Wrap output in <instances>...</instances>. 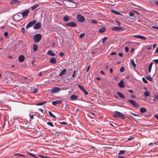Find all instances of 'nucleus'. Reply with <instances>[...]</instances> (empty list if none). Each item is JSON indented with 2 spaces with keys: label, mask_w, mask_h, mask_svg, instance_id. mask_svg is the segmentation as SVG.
<instances>
[{
  "label": "nucleus",
  "mask_w": 158,
  "mask_h": 158,
  "mask_svg": "<svg viewBox=\"0 0 158 158\" xmlns=\"http://www.w3.org/2000/svg\"><path fill=\"white\" fill-rule=\"evenodd\" d=\"M38 89L36 88L34 89L33 91V92L34 93H36L38 92Z\"/></svg>",
  "instance_id": "obj_55"
},
{
  "label": "nucleus",
  "mask_w": 158,
  "mask_h": 158,
  "mask_svg": "<svg viewBox=\"0 0 158 158\" xmlns=\"http://www.w3.org/2000/svg\"><path fill=\"white\" fill-rule=\"evenodd\" d=\"M36 20H34V21L30 22L26 26V27L27 29H28L29 28L31 27L35 24L36 23Z\"/></svg>",
  "instance_id": "obj_4"
},
{
  "label": "nucleus",
  "mask_w": 158,
  "mask_h": 158,
  "mask_svg": "<svg viewBox=\"0 0 158 158\" xmlns=\"http://www.w3.org/2000/svg\"><path fill=\"white\" fill-rule=\"evenodd\" d=\"M152 27L154 29H158V25L157 26H152Z\"/></svg>",
  "instance_id": "obj_46"
},
{
  "label": "nucleus",
  "mask_w": 158,
  "mask_h": 158,
  "mask_svg": "<svg viewBox=\"0 0 158 158\" xmlns=\"http://www.w3.org/2000/svg\"><path fill=\"white\" fill-rule=\"evenodd\" d=\"M113 115L115 118H118L122 119H124L125 118V117L123 114L118 111L114 112Z\"/></svg>",
  "instance_id": "obj_1"
},
{
  "label": "nucleus",
  "mask_w": 158,
  "mask_h": 158,
  "mask_svg": "<svg viewBox=\"0 0 158 158\" xmlns=\"http://www.w3.org/2000/svg\"><path fill=\"white\" fill-rule=\"evenodd\" d=\"M25 57L23 55H20L19 57V62H23L25 60Z\"/></svg>",
  "instance_id": "obj_14"
},
{
  "label": "nucleus",
  "mask_w": 158,
  "mask_h": 158,
  "mask_svg": "<svg viewBox=\"0 0 158 158\" xmlns=\"http://www.w3.org/2000/svg\"><path fill=\"white\" fill-rule=\"evenodd\" d=\"M129 15L131 16H133L134 15V13L132 12H130L129 13Z\"/></svg>",
  "instance_id": "obj_39"
},
{
  "label": "nucleus",
  "mask_w": 158,
  "mask_h": 158,
  "mask_svg": "<svg viewBox=\"0 0 158 158\" xmlns=\"http://www.w3.org/2000/svg\"><path fill=\"white\" fill-rule=\"evenodd\" d=\"M21 19V16L20 15H16L15 16L14 20L15 21L19 22L20 21Z\"/></svg>",
  "instance_id": "obj_11"
},
{
  "label": "nucleus",
  "mask_w": 158,
  "mask_h": 158,
  "mask_svg": "<svg viewBox=\"0 0 158 158\" xmlns=\"http://www.w3.org/2000/svg\"><path fill=\"white\" fill-rule=\"evenodd\" d=\"M146 109L144 107H141L140 109V111L141 113H143L146 112Z\"/></svg>",
  "instance_id": "obj_22"
},
{
  "label": "nucleus",
  "mask_w": 158,
  "mask_h": 158,
  "mask_svg": "<svg viewBox=\"0 0 158 158\" xmlns=\"http://www.w3.org/2000/svg\"><path fill=\"white\" fill-rule=\"evenodd\" d=\"M134 37L135 38H138L144 40H145L147 39L146 37L141 35H134Z\"/></svg>",
  "instance_id": "obj_10"
},
{
  "label": "nucleus",
  "mask_w": 158,
  "mask_h": 158,
  "mask_svg": "<svg viewBox=\"0 0 158 158\" xmlns=\"http://www.w3.org/2000/svg\"><path fill=\"white\" fill-rule=\"evenodd\" d=\"M60 123L62 125H65L67 124V123L64 121H63L62 122H60Z\"/></svg>",
  "instance_id": "obj_53"
},
{
  "label": "nucleus",
  "mask_w": 158,
  "mask_h": 158,
  "mask_svg": "<svg viewBox=\"0 0 158 158\" xmlns=\"http://www.w3.org/2000/svg\"><path fill=\"white\" fill-rule=\"evenodd\" d=\"M22 31L23 33H24L25 32V29L24 28L22 27Z\"/></svg>",
  "instance_id": "obj_58"
},
{
  "label": "nucleus",
  "mask_w": 158,
  "mask_h": 158,
  "mask_svg": "<svg viewBox=\"0 0 158 158\" xmlns=\"http://www.w3.org/2000/svg\"><path fill=\"white\" fill-rule=\"evenodd\" d=\"M153 64V63L151 62L149 65L148 67V69H151L152 66V65Z\"/></svg>",
  "instance_id": "obj_43"
},
{
  "label": "nucleus",
  "mask_w": 158,
  "mask_h": 158,
  "mask_svg": "<svg viewBox=\"0 0 158 158\" xmlns=\"http://www.w3.org/2000/svg\"><path fill=\"white\" fill-rule=\"evenodd\" d=\"M83 91L85 95H87L88 94V93L86 91L85 89L83 90Z\"/></svg>",
  "instance_id": "obj_44"
},
{
  "label": "nucleus",
  "mask_w": 158,
  "mask_h": 158,
  "mask_svg": "<svg viewBox=\"0 0 158 158\" xmlns=\"http://www.w3.org/2000/svg\"><path fill=\"white\" fill-rule=\"evenodd\" d=\"M116 54V52H112L110 54L111 55H115Z\"/></svg>",
  "instance_id": "obj_60"
},
{
  "label": "nucleus",
  "mask_w": 158,
  "mask_h": 158,
  "mask_svg": "<svg viewBox=\"0 0 158 158\" xmlns=\"http://www.w3.org/2000/svg\"><path fill=\"white\" fill-rule=\"evenodd\" d=\"M85 35V34L84 33H82L80 34V35L79 36V38H83Z\"/></svg>",
  "instance_id": "obj_41"
},
{
  "label": "nucleus",
  "mask_w": 158,
  "mask_h": 158,
  "mask_svg": "<svg viewBox=\"0 0 158 158\" xmlns=\"http://www.w3.org/2000/svg\"><path fill=\"white\" fill-rule=\"evenodd\" d=\"M62 102V101L60 100H57L53 101L52 102V104L54 106H56L57 104H60Z\"/></svg>",
  "instance_id": "obj_15"
},
{
  "label": "nucleus",
  "mask_w": 158,
  "mask_h": 158,
  "mask_svg": "<svg viewBox=\"0 0 158 158\" xmlns=\"http://www.w3.org/2000/svg\"><path fill=\"white\" fill-rule=\"evenodd\" d=\"M145 77L147 80L150 81H153V79L150 76H147L146 77Z\"/></svg>",
  "instance_id": "obj_29"
},
{
  "label": "nucleus",
  "mask_w": 158,
  "mask_h": 158,
  "mask_svg": "<svg viewBox=\"0 0 158 158\" xmlns=\"http://www.w3.org/2000/svg\"><path fill=\"white\" fill-rule=\"evenodd\" d=\"M117 94L120 98L123 99L125 98V97L124 95H123L122 93L119 92H118L117 93Z\"/></svg>",
  "instance_id": "obj_19"
},
{
  "label": "nucleus",
  "mask_w": 158,
  "mask_h": 158,
  "mask_svg": "<svg viewBox=\"0 0 158 158\" xmlns=\"http://www.w3.org/2000/svg\"><path fill=\"white\" fill-rule=\"evenodd\" d=\"M154 117L155 118L157 119L158 120V114L155 115H154Z\"/></svg>",
  "instance_id": "obj_62"
},
{
  "label": "nucleus",
  "mask_w": 158,
  "mask_h": 158,
  "mask_svg": "<svg viewBox=\"0 0 158 158\" xmlns=\"http://www.w3.org/2000/svg\"><path fill=\"white\" fill-rule=\"evenodd\" d=\"M39 6V5H37V4H35L33 5L31 7V9L32 10H34L36 8H37V7Z\"/></svg>",
  "instance_id": "obj_27"
},
{
  "label": "nucleus",
  "mask_w": 158,
  "mask_h": 158,
  "mask_svg": "<svg viewBox=\"0 0 158 158\" xmlns=\"http://www.w3.org/2000/svg\"><path fill=\"white\" fill-rule=\"evenodd\" d=\"M42 38L41 35L39 34H37L34 35L33 37L34 41L35 43H37L40 41Z\"/></svg>",
  "instance_id": "obj_2"
},
{
  "label": "nucleus",
  "mask_w": 158,
  "mask_h": 158,
  "mask_svg": "<svg viewBox=\"0 0 158 158\" xmlns=\"http://www.w3.org/2000/svg\"><path fill=\"white\" fill-rule=\"evenodd\" d=\"M124 70V68L123 67H121L120 69V71L121 72H123Z\"/></svg>",
  "instance_id": "obj_42"
},
{
  "label": "nucleus",
  "mask_w": 158,
  "mask_h": 158,
  "mask_svg": "<svg viewBox=\"0 0 158 158\" xmlns=\"http://www.w3.org/2000/svg\"><path fill=\"white\" fill-rule=\"evenodd\" d=\"M153 61L155 62L156 64L158 63V59H155L153 60Z\"/></svg>",
  "instance_id": "obj_59"
},
{
  "label": "nucleus",
  "mask_w": 158,
  "mask_h": 158,
  "mask_svg": "<svg viewBox=\"0 0 158 158\" xmlns=\"http://www.w3.org/2000/svg\"><path fill=\"white\" fill-rule=\"evenodd\" d=\"M59 56H60V57H62L64 55V53H63L62 52H60L59 54Z\"/></svg>",
  "instance_id": "obj_57"
},
{
  "label": "nucleus",
  "mask_w": 158,
  "mask_h": 158,
  "mask_svg": "<svg viewBox=\"0 0 158 158\" xmlns=\"http://www.w3.org/2000/svg\"><path fill=\"white\" fill-rule=\"evenodd\" d=\"M125 150H120L118 154V155L123 154L125 153Z\"/></svg>",
  "instance_id": "obj_32"
},
{
  "label": "nucleus",
  "mask_w": 158,
  "mask_h": 158,
  "mask_svg": "<svg viewBox=\"0 0 158 158\" xmlns=\"http://www.w3.org/2000/svg\"><path fill=\"white\" fill-rule=\"evenodd\" d=\"M50 62L51 63L55 64L56 63V60L54 57H53L50 59Z\"/></svg>",
  "instance_id": "obj_17"
},
{
  "label": "nucleus",
  "mask_w": 158,
  "mask_h": 158,
  "mask_svg": "<svg viewBox=\"0 0 158 158\" xmlns=\"http://www.w3.org/2000/svg\"><path fill=\"white\" fill-rule=\"evenodd\" d=\"M78 87L79 88L81 89V90H82V91H83V90H84V87L82 85H78Z\"/></svg>",
  "instance_id": "obj_31"
},
{
  "label": "nucleus",
  "mask_w": 158,
  "mask_h": 158,
  "mask_svg": "<svg viewBox=\"0 0 158 158\" xmlns=\"http://www.w3.org/2000/svg\"><path fill=\"white\" fill-rule=\"evenodd\" d=\"M47 124L49 125L50 126H51V127H54V125L52 123V122H48L47 123Z\"/></svg>",
  "instance_id": "obj_36"
},
{
  "label": "nucleus",
  "mask_w": 158,
  "mask_h": 158,
  "mask_svg": "<svg viewBox=\"0 0 158 158\" xmlns=\"http://www.w3.org/2000/svg\"><path fill=\"white\" fill-rule=\"evenodd\" d=\"M48 113H49L50 116H51V117H52L54 118H56V116L52 114V113L51 112V111H49Z\"/></svg>",
  "instance_id": "obj_33"
},
{
  "label": "nucleus",
  "mask_w": 158,
  "mask_h": 158,
  "mask_svg": "<svg viewBox=\"0 0 158 158\" xmlns=\"http://www.w3.org/2000/svg\"><path fill=\"white\" fill-rule=\"evenodd\" d=\"M111 11L113 13H114L116 15H121V14L120 13H119V12H118L117 10H111Z\"/></svg>",
  "instance_id": "obj_24"
},
{
  "label": "nucleus",
  "mask_w": 158,
  "mask_h": 158,
  "mask_svg": "<svg viewBox=\"0 0 158 158\" xmlns=\"http://www.w3.org/2000/svg\"><path fill=\"white\" fill-rule=\"evenodd\" d=\"M142 80L145 83H148V81L144 77H143L142 78Z\"/></svg>",
  "instance_id": "obj_38"
},
{
  "label": "nucleus",
  "mask_w": 158,
  "mask_h": 158,
  "mask_svg": "<svg viewBox=\"0 0 158 158\" xmlns=\"http://www.w3.org/2000/svg\"><path fill=\"white\" fill-rule=\"evenodd\" d=\"M39 156H40L43 158H49L48 157L46 156H43L41 155H38Z\"/></svg>",
  "instance_id": "obj_61"
},
{
  "label": "nucleus",
  "mask_w": 158,
  "mask_h": 158,
  "mask_svg": "<svg viewBox=\"0 0 158 158\" xmlns=\"http://www.w3.org/2000/svg\"><path fill=\"white\" fill-rule=\"evenodd\" d=\"M107 40V38L106 37H104L102 40V43H104L105 41H106Z\"/></svg>",
  "instance_id": "obj_40"
},
{
  "label": "nucleus",
  "mask_w": 158,
  "mask_h": 158,
  "mask_svg": "<svg viewBox=\"0 0 158 158\" xmlns=\"http://www.w3.org/2000/svg\"><path fill=\"white\" fill-rule=\"evenodd\" d=\"M150 114V113L148 112H146L144 116H148Z\"/></svg>",
  "instance_id": "obj_50"
},
{
  "label": "nucleus",
  "mask_w": 158,
  "mask_h": 158,
  "mask_svg": "<svg viewBox=\"0 0 158 158\" xmlns=\"http://www.w3.org/2000/svg\"><path fill=\"white\" fill-rule=\"evenodd\" d=\"M37 49H38L37 45L35 44H34L33 45V50L34 51H36L37 50Z\"/></svg>",
  "instance_id": "obj_28"
},
{
  "label": "nucleus",
  "mask_w": 158,
  "mask_h": 158,
  "mask_svg": "<svg viewBox=\"0 0 158 158\" xmlns=\"http://www.w3.org/2000/svg\"><path fill=\"white\" fill-rule=\"evenodd\" d=\"M129 48L128 47H125V51L126 52H128L129 51Z\"/></svg>",
  "instance_id": "obj_51"
},
{
  "label": "nucleus",
  "mask_w": 158,
  "mask_h": 158,
  "mask_svg": "<svg viewBox=\"0 0 158 158\" xmlns=\"http://www.w3.org/2000/svg\"><path fill=\"white\" fill-rule=\"evenodd\" d=\"M48 54L49 56H54L55 55V54L51 50H49L48 51Z\"/></svg>",
  "instance_id": "obj_20"
},
{
  "label": "nucleus",
  "mask_w": 158,
  "mask_h": 158,
  "mask_svg": "<svg viewBox=\"0 0 158 158\" xmlns=\"http://www.w3.org/2000/svg\"><path fill=\"white\" fill-rule=\"evenodd\" d=\"M151 47H152V45H149V46H147L146 47L147 48V49L149 50L151 49Z\"/></svg>",
  "instance_id": "obj_48"
},
{
  "label": "nucleus",
  "mask_w": 158,
  "mask_h": 158,
  "mask_svg": "<svg viewBox=\"0 0 158 158\" xmlns=\"http://www.w3.org/2000/svg\"><path fill=\"white\" fill-rule=\"evenodd\" d=\"M118 55L120 56H123V54L122 53H119Z\"/></svg>",
  "instance_id": "obj_63"
},
{
  "label": "nucleus",
  "mask_w": 158,
  "mask_h": 158,
  "mask_svg": "<svg viewBox=\"0 0 158 158\" xmlns=\"http://www.w3.org/2000/svg\"><path fill=\"white\" fill-rule=\"evenodd\" d=\"M14 155L15 156H25L24 155H22V154H19V153H15V154H14Z\"/></svg>",
  "instance_id": "obj_37"
},
{
  "label": "nucleus",
  "mask_w": 158,
  "mask_h": 158,
  "mask_svg": "<svg viewBox=\"0 0 158 158\" xmlns=\"http://www.w3.org/2000/svg\"><path fill=\"white\" fill-rule=\"evenodd\" d=\"M77 18L78 21L80 23L83 22L85 20L84 17L80 14H78L77 15Z\"/></svg>",
  "instance_id": "obj_3"
},
{
  "label": "nucleus",
  "mask_w": 158,
  "mask_h": 158,
  "mask_svg": "<svg viewBox=\"0 0 158 158\" xmlns=\"http://www.w3.org/2000/svg\"><path fill=\"white\" fill-rule=\"evenodd\" d=\"M131 65L132 66L133 68H135L136 66V65L134 61L133 60H131Z\"/></svg>",
  "instance_id": "obj_26"
},
{
  "label": "nucleus",
  "mask_w": 158,
  "mask_h": 158,
  "mask_svg": "<svg viewBox=\"0 0 158 158\" xmlns=\"http://www.w3.org/2000/svg\"><path fill=\"white\" fill-rule=\"evenodd\" d=\"M118 85L120 88H124L125 87L123 84V82L122 80H121L118 84Z\"/></svg>",
  "instance_id": "obj_16"
},
{
  "label": "nucleus",
  "mask_w": 158,
  "mask_h": 158,
  "mask_svg": "<svg viewBox=\"0 0 158 158\" xmlns=\"http://www.w3.org/2000/svg\"><path fill=\"white\" fill-rule=\"evenodd\" d=\"M11 3L12 5H19L21 4V2L17 0H14L12 1Z\"/></svg>",
  "instance_id": "obj_12"
},
{
  "label": "nucleus",
  "mask_w": 158,
  "mask_h": 158,
  "mask_svg": "<svg viewBox=\"0 0 158 158\" xmlns=\"http://www.w3.org/2000/svg\"><path fill=\"white\" fill-rule=\"evenodd\" d=\"M92 23L94 24H95L97 23V21L94 20H92Z\"/></svg>",
  "instance_id": "obj_52"
},
{
  "label": "nucleus",
  "mask_w": 158,
  "mask_h": 158,
  "mask_svg": "<svg viewBox=\"0 0 158 158\" xmlns=\"http://www.w3.org/2000/svg\"><path fill=\"white\" fill-rule=\"evenodd\" d=\"M150 99H151V100H152L153 102H155V99L153 97H150Z\"/></svg>",
  "instance_id": "obj_49"
},
{
  "label": "nucleus",
  "mask_w": 158,
  "mask_h": 158,
  "mask_svg": "<svg viewBox=\"0 0 158 158\" xmlns=\"http://www.w3.org/2000/svg\"><path fill=\"white\" fill-rule=\"evenodd\" d=\"M4 35L6 37L8 35V33L6 32H5Z\"/></svg>",
  "instance_id": "obj_54"
},
{
  "label": "nucleus",
  "mask_w": 158,
  "mask_h": 158,
  "mask_svg": "<svg viewBox=\"0 0 158 158\" xmlns=\"http://www.w3.org/2000/svg\"><path fill=\"white\" fill-rule=\"evenodd\" d=\"M116 24L118 26H120L121 25V23L120 22H119L117 21H116Z\"/></svg>",
  "instance_id": "obj_47"
},
{
  "label": "nucleus",
  "mask_w": 158,
  "mask_h": 158,
  "mask_svg": "<svg viewBox=\"0 0 158 158\" xmlns=\"http://www.w3.org/2000/svg\"><path fill=\"white\" fill-rule=\"evenodd\" d=\"M118 157L119 158H126L125 157L122 156H118Z\"/></svg>",
  "instance_id": "obj_64"
},
{
  "label": "nucleus",
  "mask_w": 158,
  "mask_h": 158,
  "mask_svg": "<svg viewBox=\"0 0 158 158\" xmlns=\"http://www.w3.org/2000/svg\"><path fill=\"white\" fill-rule=\"evenodd\" d=\"M29 12V10L27 9L21 13L23 17L26 16Z\"/></svg>",
  "instance_id": "obj_13"
},
{
  "label": "nucleus",
  "mask_w": 158,
  "mask_h": 158,
  "mask_svg": "<svg viewBox=\"0 0 158 158\" xmlns=\"http://www.w3.org/2000/svg\"><path fill=\"white\" fill-rule=\"evenodd\" d=\"M134 138V137H131V138H128L127 140H133Z\"/></svg>",
  "instance_id": "obj_56"
},
{
  "label": "nucleus",
  "mask_w": 158,
  "mask_h": 158,
  "mask_svg": "<svg viewBox=\"0 0 158 158\" xmlns=\"http://www.w3.org/2000/svg\"><path fill=\"white\" fill-rule=\"evenodd\" d=\"M47 102H42L40 103H36V105L37 106H41L44 105V104H45Z\"/></svg>",
  "instance_id": "obj_30"
},
{
  "label": "nucleus",
  "mask_w": 158,
  "mask_h": 158,
  "mask_svg": "<svg viewBox=\"0 0 158 158\" xmlns=\"http://www.w3.org/2000/svg\"><path fill=\"white\" fill-rule=\"evenodd\" d=\"M129 113H130L131 114L133 115L134 116H136L139 117V116L138 115H137L136 114H134V113H132V112H130Z\"/></svg>",
  "instance_id": "obj_45"
},
{
  "label": "nucleus",
  "mask_w": 158,
  "mask_h": 158,
  "mask_svg": "<svg viewBox=\"0 0 158 158\" xmlns=\"http://www.w3.org/2000/svg\"><path fill=\"white\" fill-rule=\"evenodd\" d=\"M65 25L69 26V27H76L77 26L76 24L73 22H70L69 23H66L65 24Z\"/></svg>",
  "instance_id": "obj_8"
},
{
  "label": "nucleus",
  "mask_w": 158,
  "mask_h": 158,
  "mask_svg": "<svg viewBox=\"0 0 158 158\" xmlns=\"http://www.w3.org/2000/svg\"><path fill=\"white\" fill-rule=\"evenodd\" d=\"M60 90V89L58 87H54L51 89V92L52 93L58 92Z\"/></svg>",
  "instance_id": "obj_7"
},
{
  "label": "nucleus",
  "mask_w": 158,
  "mask_h": 158,
  "mask_svg": "<svg viewBox=\"0 0 158 158\" xmlns=\"http://www.w3.org/2000/svg\"><path fill=\"white\" fill-rule=\"evenodd\" d=\"M111 30L113 31H120L124 30V28L121 27H112Z\"/></svg>",
  "instance_id": "obj_6"
},
{
  "label": "nucleus",
  "mask_w": 158,
  "mask_h": 158,
  "mask_svg": "<svg viewBox=\"0 0 158 158\" xmlns=\"http://www.w3.org/2000/svg\"><path fill=\"white\" fill-rule=\"evenodd\" d=\"M77 98L78 97L77 96L74 95H72L70 97L71 99L72 100H77Z\"/></svg>",
  "instance_id": "obj_23"
},
{
  "label": "nucleus",
  "mask_w": 158,
  "mask_h": 158,
  "mask_svg": "<svg viewBox=\"0 0 158 158\" xmlns=\"http://www.w3.org/2000/svg\"><path fill=\"white\" fill-rule=\"evenodd\" d=\"M45 72H42L40 73H39V75L40 77H41L42 76H43L44 74H45Z\"/></svg>",
  "instance_id": "obj_35"
},
{
  "label": "nucleus",
  "mask_w": 158,
  "mask_h": 158,
  "mask_svg": "<svg viewBox=\"0 0 158 158\" xmlns=\"http://www.w3.org/2000/svg\"><path fill=\"white\" fill-rule=\"evenodd\" d=\"M70 17L67 16H65L63 17V19L65 22H68L69 19Z\"/></svg>",
  "instance_id": "obj_21"
},
{
  "label": "nucleus",
  "mask_w": 158,
  "mask_h": 158,
  "mask_svg": "<svg viewBox=\"0 0 158 158\" xmlns=\"http://www.w3.org/2000/svg\"><path fill=\"white\" fill-rule=\"evenodd\" d=\"M66 72V69H64L59 74V76H63V75L65 74Z\"/></svg>",
  "instance_id": "obj_18"
},
{
  "label": "nucleus",
  "mask_w": 158,
  "mask_h": 158,
  "mask_svg": "<svg viewBox=\"0 0 158 158\" xmlns=\"http://www.w3.org/2000/svg\"><path fill=\"white\" fill-rule=\"evenodd\" d=\"M144 96L147 97L150 96L149 92L148 91H146L144 93Z\"/></svg>",
  "instance_id": "obj_34"
},
{
  "label": "nucleus",
  "mask_w": 158,
  "mask_h": 158,
  "mask_svg": "<svg viewBox=\"0 0 158 158\" xmlns=\"http://www.w3.org/2000/svg\"><path fill=\"white\" fill-rule=\"evenodd\" d=\"M128 101L134 107H137L138 106V103L133 100L130 99L128 100Z\"/></svg>",
  "instance_id": "obj_5"
},
{
  "label": "nucleus",
  "mask_w": 158,
  "mask_h": 158,
  "mask_svg": "<svg viewBox=\"0 0 158 158\" xmlns=\"http://www.w3.org/2000/svg\"><path fill=\"white\" fill-rule=\"evenodd\" d=\"M106 30V28L105 27H102L99 29V31L100 33H102Z\"/></svg>",
  "instance_id": "obj_25"
},
{
  "label": "nucleus",
  "mask_w": 158,
  "mask_h": 158,
  "mask_svg": "<svg viewBox=\"0 0 158 158\" xmlns=\"http://www.w3.org/2000/svg\"><path fill=\"white\" fill-rule=\"evenodd\" d=\"M34 25V28L35 29H38L41 27V24L40 22L37 23Z\"/></svg>",
  "instance_id": "obj_9"
}]
</instances>
